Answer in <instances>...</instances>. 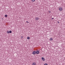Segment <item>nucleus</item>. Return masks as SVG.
Segmentation results:
<instances>
[{"mask_svg":"<svg viewBox=\"0 0 65 65\" xmlns=\"http://www.w3.org/2000/svg\"><path fill=\"white\" fill-rule=\"evenodd\" d=\"M62 7H60L59 8V10L60 11H62Z\"/></svg>","mask_w":65,"mask_h":65,"instance_id":"obj_1","label":"nucleus"},{"mask_svg":"<svg viewBox=\"0 0 65 65\" xmlns=\"http://www.w3.org/2000/svg\"><path fill=\"white\" fill-rule=\"evenodd\" d=\"M36 52H35V51H34L33 52L32 54L33 55H35V54H36Z\"/></svg>","mask_w":65,"mask_h":65,"instance_id":"obj_2","label":"nucleus"},{"mask_svg":"<svg viewBox=\"0 0 65 65\" xmlns=\"http://www.w3.org/2000/svg\"><path fill=\"white\" fill-rule=\"evenodd\" d=\"M35 19L36 21H38V20L39 19V18H38L37 17L35 18Z\"/></svg>","mask_w":65,"mask_h":65,"instance_id":"obj_3","label":"nucleus"},{"mask_svg":"<svg viewBox=\"0 0 65 65\" xmlns=\"http://www.w3.org/2000/svg\"><path fill=\"white\" fill-rule=\"evenodd\" d=\"M36 65V63L35 62H34L32 63V65Z\"/></svg>","mask_w":65,"mask_h":65,"instance_id":"obj_4","label":"nucleus"},{"mask_svg":"<svg viewBox=\"0 0 65 65\" xmlns=\"http://www.w3.org/2000/svg\"><path fill=\"white\" fill-rule=\"evenodd\" d=\"M39 53V51H37L36 52V54H38Z\"/></svg>","mask_w":65,"mask_h":65,"instance_id":"obj_5","label":"nucleus"},{"mask_svg":"<svg viewBox=\"0 0 65 65\" xmlns=\"http://www.w3.org/2000/svg\"><path fill=\"white\" fill-rule=\"evenodd\" d=\"M42 59L43 61H45V59H44V58L43 57H42Z\"/></svg>","mask_w":65,"mask_h":65,"instance_id":"obj_6","label":"nucleus"},{"mask_svg":"<svg viewBox=\"0 0 65 65\" xmlns=\"http://www.w3.org/2000/svg\"><path fill=\"white\" fill-rule=\"evenodd\" d=\"M53 38H51L50 39V40H51V41H52V40H53Z\"/></svg>","mask_w":65,"mask_h":65,"instance_id":"obj_7","label":"nucleus"},{"mask_svg":"<svg viewBox=\"0 0 65 65\" xmlns=\"http://www.w3.org/2000/svg\"><path fill=\"white\" fill-rule=\"evenodd\" d=\"M27 39H30V37H27Z\"/></svg>","mask_w":65,"mask_h":65,"instance_id":"obj_8","label":"nucleus"},{"mask_svg":"<svg viewBox=\"0 0 65 65\" xmlns=\"http://www.w3.org/2000/svg\"><path fill=\"white\" fill-rule=\"evenodd\" d=\"M35 1V0H31L32 2H34Z\"/></svg>","mask_w":65,"mask_h":65,"instance_id":"obj_9","label":"nucleus"},{"mask_svg":"<svg viewBox=\"0 0 65 65\" xmlns=\"http://www.w3.org/2000/svg\"><path fill=\"white\" fill-rule=\"evenodd\" d=\"M9 33H12V31H11L10 30V31H9Z\"/></svg>","mask_w":65,"mask_h":65,"instance_id":"obj_10","label":"nucleus"},{"mask_svg":"<svg viewBox=\"0 0 65 65\" xmlns=\"http://www.w3.org/2000/svg\"><path fill=\"white\" fill-rule=\"evenodd\" d=\"M7 33L8 34L9 33V31H7Z\"/></svg>","mask_w":65,"mask_h":65,"instance_id":"obj_11","label":"nucleus"},{"mask_svg":"<svg viewBox=\"0 0 65 65\" xmlns=\"http://www.w3.org/2000/svg\"><path fill=\"white\" fill-rule=\"evenodd\" d=\"M7 17V15H5V17Z\"/></svg>","mask_w":65,"mask_h":65,"instance_id":"obj_12","label":"nucleus"},{"mask_svg":"<svg viewBox=\"0 0 65 65\" xmlns=\"http://www.w3.org/2000/svg\"><path fill=\"white\" fill-rule=\"evenodd\" d=\"M44 65H47V63H45L44 64Z\"/></svg>","mask_w":65,"mask_h":65,"instance_id":"obj_13","label":"nucleus"},{"mask_svg":"<svg viewBox=\"0 0 65 65\" xmlns=\"http://www.w3.org/2000/svg\"><path fill=\"white\" fill-rule=\"evenodd\" d=\"M48 12L49 13H51V11H48Z\"/></svg>","mask_w":65,"mask_h":65,"instance_id":"obj_14","label":"nucleus"},{"mask_svg":"<svg viewBox=\"0 0 65 65\" xmlns=\"http://www.w3.org/2000/svg\"><path fill=\"white\" fill-rule=\"evenodd\" d=\"M21 38H23V36H21Z\"/></svg>","mask_w":65,"mask_h":65,"instance_id":"obj_15","label":"nucleus"},{"mask_svg":"<svg viewBox=\"0 0 65 65\" xmlns=\"http://www.w3.org/2000/svg\"><path fill=\"white\" fill-rule=\"evenodd\" d=\"M26 23H29V22H28V21H26Z\"/></svg>","mask_w":65,"mask_h":65,"instance_id":"obj_16","label":"nucleus"},{"mask_svg":"<svg viewBox=\"0 0 65 65\" xmlns=\"http://www.w3.org/2000/svg\"><path fill=\"white\" fill-rule=\"evenodd\" d=\"M54 19V18H52V20H53Z\"/></svg>","mask_w":65,"mask_h":65,"instance_id":"obj_17","label":"nucleus"}]
</instances>
